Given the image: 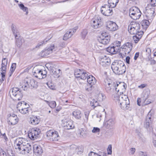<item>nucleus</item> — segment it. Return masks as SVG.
Masks as SVG:
<instances>
[{
  "label": "nucleus",
  "mask_w": 156,
  "mask_h": 156,
  "mask_svg": "<svg viewBox=\"0 0 156 156\" xmlns=\"http://www.w3.org/2000/svg\"><path fill=\"white\" fill-rule=\"evenodd\" d=\"M111 68L113 72L119 75L124 73L126 71V67L123 62L121 60L115 61L112 63Z\"/></svg>",
  "instance_id": "obj_1"
},
{
  "label": "nucleus",
  "mask_w": 156,
  "mask_h": 156,
  "mask_svg": "<svg viewBox=\"0 0 156 156\" xmlns=\"http://www.w3.org/2000/svg\"><path fill=\"white\" fill-rule=\"evenodd\" d=\"M105 84L106 85H108L110 87L113 88L115 90L116 92H118L119 91V89H122L123 90H125L126 87V84L124 82H111L110 83L107 80L105 81Z\"/></svg>",
  "instance_id": "obj_2"
},
{
  "label": "nucleus",
  "mask_w": 156,
  "mask_h": 156,
  "mask_svg": "<svg viewBox=\"0 0 156 156\" xmlns=\"http://www.w3.org/2000/svg\"><path fill=\"white\" fill-rule=\"evenodd\" d=\"M10 96L15 101H19L21 99L23 94L22 90L17 87H13L9 91Z\"/></svg>",
  "instance_id": "obj_3"
},
{
  "label": "nucleus",
  "mask_w": 156,
  "mask_h": 156,
  "mask_svg": "<svg viewBox=\"0 0 156 156\" xmlns=\"http://www.w3.org/2000/svg\"><path fill=\"white\" fill-rule=\"evenodd\" d=\"M129 14L132 19L136 20L140 18L141 15V12L138 7L135 6L130 9Z\"/></svg>",
  "instance_id": "obj_4"
},
{
  "label": "nucleus",
  "mask_w": 156,
  "mask_h": 156,
  "mask_svg": "<svg viewBox=\"0 0 156 156\" xmlns=\"http://www.w3.org/2000/svg\"><path fill=\"white\" fill-rule=\"evenodd\" d=\"M48 139L51 141H57L59 139L58 132L53 130H50L46 133Z\"/></svg>",
  "instance_id": "obj_5"
},
{
  "label": "nucleus",
  "mask_w": 156,
  "mask_h": 156,
  "mask_svg": "<svg viewBox=\"0 0 156 156\" xmlns=\"http://www.w3.org/2000/svg\"><path fill=\"white\" fill-rule=\"evenodd\" d=\"M144 13L147 19L151 22L155 15L154 8L150 7V5H147L146 8Z\"/></svg>",
  "instance_id": "obj_6"
},
{
  "label": "nucleus",
  "mask_w": 156,
  "mask_h": 156,
  "mask_svg": "<svg viewBox=\"0 0 156 156\" xmlns=\"http://www.w3.org/2000/svg\"><path fill=\"white\" fill-rule=\"evenodd\" d=\"M89 73L84 70L77 69L75 70L74 72L75 76L77 78H80L83 80L87 79Z\"/></svg>",
  "instance_id": "obj_7"
},
{
  "label": "nucleus",
  "mask_w": 156,
  "mask_h": 156,
  "mask_svg": "<svg viewBox=\"0 0 156 156\" xmlns=\"http://www.w3.org/2000/svg\"><path fill=\"white\" fill-rule=\"evenodd\" d=\"M27 142L24 138H18L16 139L14 142V146L15 149L19 151H21V148L25 146Z\"/></svg>",
  "instance_id": "obj_8"
},
{
  "label": "nucleus",
  "mask_w": 156,
  "mask_h": 156,
  "mask_svg": "<svg viewBox=\"0 0 156 156\" xmlns=\"http://www.w3.org/2000/svg\"><path fill=\"white\" fill-rule=\"evenodd\" d=\"M41 131L38 128H32L29 131L28 136L31 140H34L38 137Z\"/></svg>",
  "instance_id": "obj_9"
},
{
  "label": "nucleus",
  "mask_w": 156,
  "mask_h": 156,
  "mask_svg": "<svg viewBox=\"0 0 156 156\" xmlns=\"http://www.w3.org/2000/svg\"><path fill=\"white\" fill-rule=\"evenodd\" d=\"M87 80L88 83L87 86L89 88L86 87L85 89L88 91H90L91 90L92 87L96 83V80L95 77L92 75H89Z\"/></svg>",
  "instance_id": "obj_10"
},
{
  "label": "nucleus",
  "mask_w": 156,
  "mask_h": 156,
  "mask_svg": "<svg viewBox=\"0 0 156 156\" xmlns=\"http://www.w3.org/2000/svg\"><path fill=\"white\" fill-rule=\"evenodd\" d=\"M124 97H126V99H129L128 97L125 95H122L119 96L118 94L115 93L114 95V100L115 101L116 104L119 105L124 102H126L127 99H124Z\"/></svg>",
  "instance_id": "obj_11"
},
{
  "label": "nucleus",
  "mask_w": 156,
  "mask_h": 156,
  "mask_svg": "<svg viewBox=\"0 0 156 156\" xmlns=\"http://www.w3.org/2000/svg\"><path fill=\"white\" fill-rule=\"evenodd\" d=\"M36 82L33 79H31L30 80L27 81L24 86H23L22 88H23L24 90H27L29 88L32 89L36 87Z\"/></svg>",
  "instance_id": "obj_12"
},
{
  "label": "nucleus",
  "mask_w": 156,
  "mask_h": 156,
  "mask_svg": "<svg viewBox=\"0 0 156 156\" xmlns=\"http://www.w3.org/2000/svg\"><path fill=\"white\" fill-rule=\"evenodd\" d=\"M17 116L15 114H10L8 118V123L9 125H14L18 121Z\"/></svg>",
  "instance_id": "obj_13"
},
{
  "label": "nucleus",
  "mask_w": 156,
  "mask_h": 156,
  "mask_svg": "<svg viewBox=\"0 0 156 156\" xmlns=\"http://www.w3.org/2000/svg\"><path fill=\"white\" fill-rule=\"evenodd\" d=\"M101 12L103 15L107 16H111L113 14L112 9L107 5H105L104 6L102 7Z\"/></svg>",
  "instance_id": "obj_14"
},
{
  "label": "nucleus",
  "mask_w": 156,
  "mask_h": 156,
  "mask_svg": "<svg viewBox=\"0 0 156 156\" xmlns=\"http://www.w3.org/2000/svg\"><path fill=\"white\" fill-rule=\"evenodd\" d=\"M102 19L100 17H97L95 19L93 20L91 26L95 29L100 27L102 25Z\"/></svg>",
  "instance_id": "obj_15"
},
{
  "label": "nucleus",
  "mask_w": 156,
  "mask_h": 156,
  "mask_svg": "<svg viewBox=\"0 0 156 156\" xmlns=\"http://www.w3.org/2000/svg\"><path fill=\"white\" fill-rule=\"evenodd\" d=\"M98 40L100 43L106 45L108 44L110 40V37L105 34H102Z\"/></svg>",
  "instance_id": "obj_16"
},
{
  "label": "nucleus",
  "mask_w": 156,
  "mask_h": 156,
  "mask_svg": "<svg viewBox=\"0 0 156 156\" xmlns=\"http://www.w3.org/2000/svg\"><path fill=\"white\" fill-rule=\"evenodd\" d=\"M153 120V116L150 112L146 117L144 123V127L147 129L149 128L152 124Z\"/></svg>",
  "instance_id": "obj_17"
},
{
  "label": "nucleus",
  "mask_w": 156,
  "mask_h": 156,
  "mask_svg": "<svg viewBox=\"0 0 156 156\" xmlns=\"http://www.w3.org/2000/svg\"><path fill=\"white\" fill-rule=\"evenodd\" d=\"M106 29L111 31H115L118 29V26L115 23L111 21L106 22Z\"/></svg>",
  "instance_id": "obj_18"
},
{
  "label": "nucleus",
  "mask_w": 156,
  "mask_h": 156,
  "mask_svg": "<svg viewBox=\"0 0 156 156\" xmlns=\"http://www.w3.org/2000/svg\"><path fill=\"white\" fill-rule=\"evenodd\" d=\"M54 49V45L50 47L46 48L40 53V55L41 57L46 56L51 53Z\"/></svg>",
  "instance_id": "obj_19"
},
{
  "label": "nucleus",
  "mask_w": 156,
  "mask_h": 156,
  "mask_svg": "<svg viewBox=\"0 0 156 156\" xmlns=\"http://www.w3.org/2000/svg\"><path fill=\"white\" fill-rule=\"evenodd\" d=\"M78 28L77 27H76L73 28L69 29V30L67 31L64 36L63 39L65 40H67L71 37L75 32Z\"/></svg>",
  "instance_id": "obj_20"
},
{
  "label": "nucleus",
  "mask_w": 156,
  "mask_h": 156,
  "mask_svg": "<svg viewBox=\"0 0 156 156\" xmlns=\"http://www.w3.org/2000/svg\"><path fill=\"white\" fill-rule=\"evenodd\" d=\"M98 97L100 98H98V99L97 100H96L95 99H92L91 101H90V105L91 107L92 108H93V109H94L96 107L98 106H99V104L98 101H101L102 100V98L103 97V96H102V94H99L98 95Z\"/></svg>",
  "instance_id": "obj_21"
},
{
  "label": "nucleus",
  "mask_w": 156,
  "mask_h": 156,
  "mask_svg": "<svg viewBox=\"0 0 156 156\" xmlns=\"http://www.w3.org/2000/svg\"><path fill=\"white\" fill-rule=\"evenodd\" d=\"M33 74L34 76L39 79H43L42 74V70L38 68L37 67H34L33 69Z\"/></svg>",
  "instance_id": "obj_22"
},
{
  "label": "nucleus",
  "mask_w": 156,
  "mask_h": 156,
  "mask_svg": "<svg viewBox=\"0 0 156 156\" xmlns=\"http://www.w3.org/2000/svg\"><path fill=\"white\" fill-rule=\"evenodd\" d=\"M32 147L31 145L27 142L25 144L23 147L21 148V152L22 153L27 154L29 153L31 151Z\"/></svg>",
  "instance_id": "obj_23"
},
{
  "label": "nucleus",
  "mask_w": 156,
  "mask_h": 156,
  "mask_svg": "<svg viewBox=\"0 0 156 156\" xmlns=\"http://www.w3.org/2000/svg\"><path fill=\"white\" fill-rule=\"evenodd\" d=\"M124 99H126V97H124ZM126 101V102H123V103H122V104H120L119 105L122 109L124 110L129 109L130 107V102L129 99L127 98V101Z\"/></svg>",
  "instance_id": "obj_24"
},
{
  "label": "nucleus",
  "mask_w": 156,
  "mask_h": 156,
  "mask_svg": "<svg viewBox=\"0 0 156 156\" xmlns=\"http://www.w3.org/2000/svg\"><path fill=\"white\" fill-rule=\"evenodd\" d=\"M107 51L112 54H116L119 51L117 47H115V45L111 44L110 46L106 48Z\"/></svg>",
  "instance_id": "obj_25"
},
{
  "label": "nucleus",
  "mask_w": 156,
  "mask_h": 156,
  "mask_svg": "<svg viewBox=\"0 0 156 156\" xmlns=\"http://www.w3.org/2000/svg\"><path fill=\"white\" fill-rule=\"evenodd\" d=\"M115 120L114 119H110L105 123L106 127L108 129H112L114 128Z\"/></svg>",
  "instance_id": "obj_26"
},
{
  "label": "nucleus",
  "mask_w": 156,
  "mask_h": 156,
  "mask_svg": "<svg viewBox=\"0 0 156 156\" xmlns=\"http://www.w3.org/2000/svg\"><path fill=\"white\" fill-rule=\"evenodd\" d=\"M33 151L34 153L36 155H40L43 152L41 147L40 146L37 145H34Z\"/></svg>",
  "instance_id": "obj_27"
},
{
  "label": "nucleus",
  "mask_w": 156,
  "mask_h": 156,
  "mask_svg": "<svg viewBox=\"0 0 156 156\" xmlns=\"http://www.w3.org/2000/svg\"><path fill=\"white\" fill-rule=\"evenodd\" d=\"M100 64L103 65H108L109 64L110 59L108 58L106 56H102L100 59Z\"/></svg>",
  "instance_id": "obj_28"
},
{
  "label": "nucleus",
  "mask_w": 156,
  "mask_h": 156,
  "mask_svg": "<svg viewBox=\"0 0 156 156\" xmlns=\"http://www.w3.org/2000/svg\"><path fill=\"white\" fill-rule=\"evenodd\" d=\"M40 121V119L36 116H32L30 118V123L34 125L38 124Z\"/></svg>",
  "instance_id": "obj_29"
},
{
  "label": "nucleus",
  "mask_w": 156,
  "mask_h": 156,
  "mask_svg": "<svg viewBox=\"0 0 156 156\" xmlns=\"http://www.w3.org/2000/svg\"><path fill=\"white\" fill-rule=\"evenodd\" d=\"M64 127L66 129H70L74 128V125L71 121L69 120L67 122H66L64 123Z\"/></svg>",
  "instance_id": "obj_30"
},
{
  "label": "nucleus",
  "mask_w": 156,
  "mask_h": 156,
  "mask_svg": "<svg viewBox=\"0 0 156 156\" xmlns=\"http://www.w3.org/2000/svg\"><path fill=\"white\" fill-rule=\"evenodd\" d=\"M144 34L143 32H140L139 34H135L133 37V39L135 43H137L140 39L141 38Z\"/></svg>",
  "instance_id": "obj_31"
},
{
  "label": "nucleus",
  "mask_w": 156,
  "mask_h": 156,
  "mask_svg": "<svg viewBox=\"0 0 156 156\" xmlns=\"http://www.w3.org/2000/svg\"><path fill=\"white\" fill-rule=\"evenodd\" d=\"M132 27L136 29L137 30H140V24L135 21L132 22L130 23L129 25L128 26V27Z\"/></svg>",
  "instance_id": "obj_32"
},
{
  "label": "nucleus",
  "mask_w": 156,
  "mask_h": 156,
  "mask_svg": "<svg viewBox=\"0 0 156 156\" xmlns=\"http://www.w3.org/2000/svg\"><path fill=\"white\" fill-rule=\"evenodd\" d=\"M7 63V59L6 58H3L2 60V69L3 71L5 72L6 71Z\"/></svg>",
  "instance_id": "obj_33"
},
{
  "label": "nucleus",
  "mask_w": 156,
  "mask_h": 156,
  "mask_svg": "<svg viewBox=\"0 0 156 156\" xmlns=\"http://www.w3.org/2000/svg\"><path fill=\"white\" fill-rule=\"evenodd\" d=\"M11 29L15 37H17L19 35H20L19 31L15 25L13 24L12 25Z\"/></svg>",
  "instance_id": "obj_34"
},
{
  "label": "nucleus",
  "mask_w": 156,
  "mask_h": 156,
  "mask_svg": "<svg viewBox=\"0 0 156 156\" xmlns=\"http://www.w3.org/2000/svg\"><path fill=\"white\" fill-rule=\"evenodd\" d=\"M128 30L129 33L132 34H139V32H143L140 30H137L136 29L133 28L128 27Z\"/></svg>",
  "instance_id": "obj_35"
},
{
  "label": "nucleus",
  "mask_w": 156,
  "mask_h": 156,
  "mask_svg": "<svg viewBox=\"0 0 156 156\" xmlns=\"http://www.w3.org/2000/svg\"><path fill=\"white\" fill-rule=\"evenodd\" d=\"M149 20H144L142 21L141 25L144 30H146L149 25L150 23L151 22Z\"/></svg>",
  "instance_id": "obj_36"
},
{
  "label": "nucleus",
  "mask_w": 156,
  "mask_h": 156,
  "mask_svg": "<svg viewBox=\"0 0 156 156\" xmlns=\"http://www.w3.org/2000/svg\"><path fill=\"white\" fill-rule=\"evenodd\" d=\"M73 115L77 119H80L82 116L81 112L79 110H76L73 112Z\"/></svg>",
  "instance_id": "obj_37"
},
{
  "label": "nucleus",
  "mask_w": 156,
  "mask_h": 156,
  "mask_svg": "<svg viewBox=\"0 0 156 156\" xmlns=\"http://www.w3.org/2000/svg\"><path fill=\"white\" fill-rule=\"evenodd\" d=\"M132 49H131V47L129 48H125L123 47H121L120 48V51L124 52L125 55L128 54L131 51Z\"/></svg>",
  "instance_id": "obj_38"
},
{
  "label": "nucleus",
  "mask_w": 156,
  "mask_h": 156,
  "mask_svg": "<svg viewBox=\"0 0 156 156\" xmlns=\"http://www.w3.org/2000/svg\"><path fill=\"white\" fill-rule=\"evenodd\" d=\"M118 1L117 2L115 1V0H108V3L110 7L112 8H114L116 6L118 3Z\"/></svg>",
  "instance_id": "obj_39"
},
{
  "label": "nucleus",
  "mask_w": 156,
  "mask_h": 156,
  "mask_svg": "<svg viewBox=\"0 0 156 156\" xmlns=\"http://www.w3.org/2000/svg\"><path fill=\"white\" fill-rule=\"evenodd\" d=\"M15 38L16 39L15 42L17 46L18 47H20L22 44L20 35H19V37H15Z\"/></svg>",
  "instance_id": "obj_40"
},
{
  "label": "nucleus",
  "mask_w": 156,
  "mask_h": 156,
  "mask_svg": "<svg viewBox=\"0 0 156 156\" xmlns=\"http://www.w3.org/2000/svg\"><path fill=\"white\" fill-rule=\"evenodd\" d=\"M18 5L20 9L24 12H26V14L27 15L28 12V8L25 7L22 3L19 4Z\"/></svg>",
  "instance_id": "obj_41"
},
{
  "label": "nucleus",
  "mask_w": 156,
  "mask_h": 156,
  "mask_svg": "<svg viewBox=\"0 0 156 156\" xmlns=\"http://www.w3.org/2000/svg\"><path fill=\"white\" fill-rule=\"evenodd\" d=\"M16 67V63H13L11 65V68L10 70V76H11V75L13 73V72L14 71Z\"/></svg>",
  "instance_id": "obj_42"
},
{
  "label": "nucleus",
  "mask_w": 156,
  "mask_h": 156,
  "mask_svg": "<svg viewBox=\"0 0 156 156\" xmlns=\"http://www.w3.org/2000/svg\"><path fill=\"white\" fill-rule=\"evenodd\" d=\"M104 85H105L106 87L105 89L108 93H111L114 90L113 88L110 87L108 86V85H106L105 83L104 84Z\"/></svg>",
  "instance_id": "obj_43"
},
{
  "label": "nucleus",
  "mask_w": 156,
  "mask_h": 156,
  "mask_svg": "<svg viewBox=\"0 0 156 156\" xmlns=\"http://www.w3.org/2000/svg\"><path fill=\"white\" fill-rule=\"evenodd\" d=\"M121 47H123V48H129L130 47H131V49H132L133 44L131 42H127L124 44Z\"/></svg>",
  "instance_id": "obj_44"
},
{
  "label": "nucleus",
  "mask_w": 156,
  "mask_h": 156,
  "mask_svg": "<svg viewBox=\"0 0 156 156\" xmlns=\"http://www.w3.org/2000/svg\"><path fill=\"white\" fill-rule=\"evenodd\" d=\"M19 111L22 113L25 114L29 112L28 108H22L19 109Z\"/></svg>",
  "instance_id": "obj_45"
},
{
  "label": "nucleus",
  "mask_w": 156,
  "mask_h": 156,
  "mask_svg": "<svg viewBox=\"0 0 156 156\" xmlns=\"http://www.w3.org/2000/svg\"><path fill=\"white\" fill-rule=\"evenodd\" d=\"M90 114V111H87L84 112L85 117L84 118V121L85 122H87L88 119V116Z\"/></svg>",
  "instance_id": "obj_46"
},
{
  "label": "nucleus",
  "mask_w": 156,
  "mask_h": 156,
  "mask_svg": "<svg viewBox=\"0 0 156 156\" xmlns=\"http://www.w3.org/2000/svg\"><path fill=\"white\" fill-rule=\"evenodd\" d=\"M87 30L86 29L83 30L81 32V37L83 39H84L87 34Z\"/></svg>",
  "instance_id": "obj_47"
},
{
  "label": "nucleus",
  "mask_w": 156,
  "mask_h": 156,
  "mask_svg": "<svg viewBox=\"0 0 156 156\" xmlns=\"http://www.w3.org/2000/svg\"><path fill=\"white\" fill-rule=\"evenodd\" d=\"M112 44L113 45H115V47H117L118 50L119 51V47L121 46V42L116 41Z\"/></svg>",
  "instance_id": "obj_48"
},
{
  "label": "nucleus",
  "mask_w": 156,
  "mask_h": 156,
  "mask_svg": "<svg viewBox=\"0 0 156 156\" xmlns=\"http://www.w3.org/2000/svg\"><path fill=\"white\" fill-rule=\"evenodd\" d=\"M61 70L60 69H55L53 72V74L55 75V77L58 78L59 76V73Z\"/></svg>",
  "instance_id": "obj_49"
},
{
  "label": "nucleus",
  "mask_w": 156,
  "mask_h": 156,
  "mask_svg": "<svg viewBox=\"0 0 156 156\" xmlns=\"http://www.w3.org/2000/svg\"><path fill=\"white\" fill-rule=\"evenodd\" d=\"M47 41V40L45 41L44 40L43 41L39 42L36 46V48H39L40 46H42L44 44H45Z\"/></svg>",
  "instance_id": "obj_50"
},
{
  "label": "nucleus",
  "mask_w": 156,
  "mask_h": 156,
  "mask_svg": "<svg viewBox=\"0 0 156 156\" xmlns=\"http://www.w3.org/2000/svg\"><path fill=\"white\" fill-rule=\"evenodd\" d=\"M56 104L55 101H51L50 102L49 106L51 108H54L56 107Z\"/></svg>",
  "instance_id": "obj_51"
},
{
  "label": "nucleus",
  "mask_w": 156,
  "mask_h": 156,
  "mask_svg": "<svg viewBox=\"0 0 156 156\" xmlns=\"http://www.w3.org/2000/svg\"><path fill=\"white\" fill-rule=\"evenodd\" d=\"M148 5H150V7H154L156 6V0H151V3Z\"/></svg>",
  "instance_id": "obj_52"
},
{
  "label": "nucleus",
  "mask_w": 156,
  "mask_h": 156,
  "mask_svg": "<svg viewBox=\"0 0 156 156\" xmlns=\"http://www.w3.org/2000/svg\"><path fill=\"white\" fill-rule=\"evenodd\" d=\"M100 131V129L98 127H94L92 130V132L93 133H99Z\"/></svg>",
  "instance_id": "obj_53"
},
{
  "label": "nucleus",
  "mask_w": 156,
  "mask_h": 156,
  "mask_svg": "<svg viewBox=\"0 0 156 156\" xmlns=\"http://www.w3.org/2000/svg\"><path fill=\"white\" fill-rule=\"evenodd\" d=\"M112 145H109L107 149V151H108V154H112Z\"/></svg>",
  "instance_id": "obj_54"
},
{
  "label": "nucleus",
  "mask_w": 156,
  "mask_h": 156,
  "mask_svg": "<svg viewBox=\"0 0 156 156\" xmlns=\"http://www.w3.org/2000/svg\"><path fill=\"white\" fill-rule=\"evenodd\" d=\"M88 156H100V155H99L98 154L93 151H91L89 153Z\"/></svg>",
  "instance_id": "obj_55"
},
{
  "label": "nucleus",
  "mask_w": 156,
  "mask_h": 156,
  "mask_svg": "<svg viewBox=\"0 0 156 156\" xmlns=\"http://www.w3.org/2000/svg\"><path fill=\"white\" fill-rule=\"evenodd\" d=\"M139 155L140 156H147L146 152L140 151L139 152Z\"/></svg>",
  "instance_id": "obj_56"
},
{
  "label": "nucleus",
  "mask_w": 156,
  "mask_h": 156,
  "mask_svg": "<svg viewBox=\"0 0 156 156\" xmlns=\"http://www.w3.org/2000/svg\"><path fill=\"white\" fill-rule=\"evenodd\" d=\"M47 73V71L45 70H42V76H43V78H44L46 77Z\"/></svg>",
  "instance_id": "obj_57"
},
{
  "label": "nucleus",
  "mask_w": 156,
  "mask_h": 156,
  "mask_svg": "<svg viewBox=\"0 0 156 156\" xmlns=\"http://www.w3.org/2000/svg\"><path fill=\"white\" fill-rule=\"evenodd\" d=\"M5 72L4 71V72H2L1 73V77H2V82H3L5 78Z\"/></svg>",
  "instance_id": "obj_58"
},
{
  "label": "nucleus",
  "mask_w": 156,
  "mask_h": 156,
  "mask_svg": "<svg viewBox=\"0 0 156 156\" xmlns=\"http://www.w3.org/2000/svg\"><path fill=\"white\" fill-rule=\"evenodd\" d=\"M146 52H147L148 54V55L150 56L151 54V50L150 48H147L146 49Z\"/></svg>",
  "instance_id": "obj_59"
},
{
  "label": "nucleus",
  "mask_w": 156,
  "mask_h": 156,
  "mask_svg": "<svg viewBox=\"0 0 156 156\" xmlns=\"http://www.w3.org/2000/svg\"><path fill=\"white\" fill-rule=\"evenodd\" d=\"M2 137L4 139L5 141H7L8 140V139L5 133H4L3 134H2Z\"/></svg>",
  "instance_id": "obj_60"
},
{
  "label": "nucleus",
  "mask_w": 156,
  "mask_h": 156,
  "mask_svg": "<svg viewBox=\"0 0 156 156\" xmlns=\"http://www.w3.org/2000/svg\"><path fill=\"white\" fill-rule=\"evenodd\" d=\"M0 156H6L5 152L2 150L0 151Z\"/></svg>",
  "instance_id": "obj_61"
},
{
  "label": "nucleus",
  "mask_w": 156,
  "mask_h": 156,
  "mask_svg": "<svg viewBox=\"0 0 156 156\" xmlns=\"http://www.w3.org/2000/svg\"><path fill=\"white\" fill-rule=\"evenodd\" d=\"M139 139L143 142H145L146 141V138L143 135L142 136L140 137H139Z\"/></svg>",
  "instance_id": "obj_62"
},
{
  "label": "nucleus",
  "mask_w": 156,
  "mask_h": 156,
  "mask_svg": "<svg viewBox=\"0 0 156 156\" xmlns=\"http://www.w3.org/2000/svg\"><path fill=\"white\" fill-rule=\"evenodd\" d=\"M47 85L52 90L54 89V87L53 85H52L51 83H47Z\"/></svg>",
  "instance_id": "obj_63"
},
{
  "label": "nucleus",
  "mask_w": 156,
  "mask_h": 156,
  "mask_svg": "<svg viewBox=\"0 0 156 156\" xmlns=\"http://www.w3.org/2000/svg\"><path fill=\"white\" fill-rule=\"evenodd\" d=\"M139 52H137L136 53L134 57V59L135 60H136L137 59V58L139 56Z\"/></svg>",
  "instance_id": "obj_64"
}]
</instances>
